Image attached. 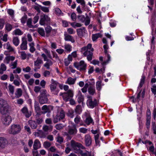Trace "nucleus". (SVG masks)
I'll list each match as a JSON object with an SVG mask.
<instances>
[{
	"label": "nucleus",
	"instance_id": "f257e3e1",
	"mask_svg": "<svg viewBox=\"0 0 156 156\" xmlns=\"http://www.w3.org/2000/svg\"><path fill=\"white\" fill-rule=\"evenodd\" d=\"M104 52L105 55V57L104 58L102 56L99 57V62H98V65L101 64L102 67L101 68H98V73H103L105 71V66L109 63L111 60V56L108 54V46L107 44H105L103 46Z\"/></svg>",
	"mask_w": 156,
	"mask_h": 156
},
{
	"label": "nucleus",
	"instance_id": "f03ea898",
	"mask_svg": "<svg viewBox=\"0 0 156 156\" xmlns=\"http://www.w3.org/2000/svg\"><path fill=\"white\" fill-rule=\"evenodd\" d=\"M92 45L91 44H88L86 46H84L81 48L80 51L83 53L85 56L87 57V60L90 61L92 59L93 52L94 49L92 47Z\"/></svg>",
	"mask_w": 156,
	"mask_h": 156
},
{
	"label": "nucleus",
	"instance_id": "7ed1b4c3",
	"mask_svg": "<svg viewBox=\"0 0 156 156\" xmlns=\"http://www.w3.org/2000/svg\"><path fill=\"white\" fill-rule=\"evenodd\" d=\"M40 94L38 96V98L40 104H47L48 101V97L50 95L47 93L45 89H42L40 91Z\"/></svg>",
	"mask_w": 156,
	"mask_h": 156
},
{
	"label": "nucleus",
	"instance_id": "20e7f679",
	"mask_svg": "<svg viewBox=\"0 0 156 156\" xmlns=\"http://www.w3.org/2000/svg\"><path fill=\"white\" fill-rule=\"evenodd\" d=\"M74 66L78 70L81 72H85L87 65L83 60H81L80 62H75L73 64Z\"/></svg>",
	"mask_w": 156,
	"mask_h": 156
},
{
	"label": "nucleus",
	"instance_id": "39448f33",
	"mask_svg": "<svg viewBox=\"0 0 156 156\" xmlns=\"http://www.w3.org/2000/svg\"><path fill=\"white\" fill-rule=\"evenodd\" d=\"M71 145L75 152L76 153L80 151V149H85L84 147L81 144L73 140L71 141Z\"/></svg>",
	"mask_w": 156,
	"mask_h": 156
},
{
	"label": "nucleus",
	"instance_id": "423d86ee",
	"mask_svg": "<svg viewBox=\"0 0 156 156\" xmlns=\"http://www.w3.org/2000/svg\"><path fill=\"white\" fill-rule=\"evenodd\" d=\"M60 95L62 96L63 100L67 102L73 97V91L69 90L67 92L61 93Z\"/></svg>",
	"mask_w": 156,
	"mask_h": 156
},
{
	"label": "nucleus",
	"instance_id": "0eeeda50",
	"mask_svg": "<svg viewBox=\"0 0 156 156\" xmlns=\"http://www.w3.org/2000/svg\"><path fill=\"white\" fill-rule=\"evenodd\" d=\"M21 128L19 125H13L9 130V133L13 134L18 133L20 131Z\"/></svg>",
	"mask_w": 156,
	"mask_h": 156
},
{
	"label": "nucleus",
	"instance_id": "6e6552de",
	"mask_svg": "<svg viewBox=\"0 0 156 156\" xmlns=\"http://www.w3.org/2000/svg\"><path fill=\"white\" fill-rule=\"evenodd\" d=\"M67 133L69 135H75L77 133L76 125L74 123L72 124V125L68 126Z\"/></svg>",
	"mask_w": 156,
	"mask_h": 156
},
{
	"label": "nucleus",
	"instance_id": "1a4fd4ad",
	"mask_svg": "<svg viewBox=\"0 0 156 156\" xmlns=\"http://www.w3.org/2000/svg\"><path fill=\"white\" fill-rule=\"evenodd\" d=\"M50 18L47 15L43 14L40 16L39 23L41 25H44L49 23Z\"/></svg>",
	"mask_w": 156,
	"mask_h": 156
},
{
	"label": "nucleus",
	"instance_id": "9d476101",
	"mask_svg": "<svg viewBox=\"0 0 156 156\" xmlns=\"http://www.w3.org/2000/svg\"><path fill=\"white\" fill-rule=\"evenodd\" d=\"M86 16L85 17L83 15L79 16H77V18L82 23L85 22V25L86 26L88 25L90 23V19L87 14H86Z\"/></svg>",
	"mask_w": 156,
	"mask_h": 156
},
{
	"label": "nucleus",
	"instance_id": "9b49d317",
	"mask_svg": "<svg viewBox=\"0 0 156 156\" xmlns=\"http://www.w3.org/2000/svg\"><path fill=\"white\" fill-rule=\"evenodd\" d=\"M87 97L88 98L87 102V106L91 108H93L96 105L97 103V99H95L93 101L91 96L88 95Z\"/></svg>",
	"mask_w": 156,
	"mask_h": 156
},
{
	"label": "nucleus",
	"instance_id": "f8f14e48",
	"mask_svg": "<svg viewBox=\"0 0 156 156\" xmlns=\"http://www.w3.org/2000/svg\"><path fill=\"white\" fill-rule=\"evenodd\" d=\"M53 107L51 105L47 106L46 105H43L41 107V114H45L48 113H50L51 112V110L53 109Z\"/></svg>",
	"mask_w": 156,
	"mask_h": 156
},
{
	"label": "nucleus",
	"instance_id": "ddd939ff",
	"mask_svg": "<svg viewBox=\"0 0 156 156\" xmlns=\"http://www.w3.org/2000/svg\"><path fill=\"white\" fill-rule=\"evenodd\" d=\"M84 115L85 118L84 121L86 124L89 125L93 122V119L89 113L86 112L84 113Z\"/></svg>",
	"mask_w": 156,
	"mask_h": 156
},
{
	"label": "nucleus",
	"instance_id": "4468645a",
	"mask_svg": "<svg viewBox=\"0 0 156 156\" xmlns=\"http://www.w3.org/2000/svg\"><path fill=\"white\" fill-rule=\"evenodd\" d=\"M12 121L11 117L8 116L6 117H3L2 118V122L3 124L6 126L8 125Z\"/></svg>",
	"mask_w": 156,
	"mask_h": 156
},
{
	"label": "nucleus",
	"instance_id": "2eb2a0df",
	"mask_svg": "<svg viewBox=\"0 0 156 156\" xmlns=\"http://www.w3.org/2000/svg\"><path fill=\"white\" fill-rule=\"evenodd\" d=\"M77 34L79 37H83L86 32V30L84 27H82L81 28L77 29L76 30Z\"/></svg>",
	"mask_w": 156,
	"mask_h": 156
},
{
	"label": "nucleus",
	"instance_id": "dca6fc26",
	"mask_svg": "<svg viewBox=\"0 0 156 156\" xmlns=\"http://www.w3.org/2000/svg\"><path fill=\"white\" fill-rule=\"evenodd\" d=\"M34 108L36 114H41V109L38 102L35 101Z\"/></svg>",
	"mask_w": 156,
	"mask_h": 156
},
{
	"label": "nucleus",
	"instance_id": "f3484780",
	"mask_svg": "<svg viewBox=\"0 0 156 156\" xmlns=\"http://www.w3.org/2000/svg\"><path fill=\"white\" fill-rule=\"evenodd\" d=\"M21 111L26 118H28L31 115V112H29L27 108L26 107H24Z\"/></svg>",
	"mask_w": 156,
	"mask_h": 156
},
{
	"label": "nucleus",
	"instance_id": "a211bd4d",
	"mask_svg": "<svg viewBox=\"0 0 156 156\" xmlns=\"http://www.w3.org/2000/svg\"><path fill=\"white\" fill-rule=\"evenodd\" d=\"M41 147V144L40 141L37 139L34 142L33 149L32 151H36Z\"/></svg>",
	"mask_w": 156,
	"mask_h": 156
},
{
	"label": "nucleus",
	"instance_id": "6ab92c4d",
	"mask_svg": "<svg viewBox=\"0 0 156 156\" xmlns=\"http://www.w3.org/2000/svg\"><path fill=\"white\" fill-rule=\"evenodd\" d=\"M41 114H35V119L34 120L36 123L40 125L43 122V118L41 116Z\"/></svg>",
	"mask_w": 156,
	"mask_h": 156
},
{
	"label": "nucleus",
	"instance_id": "aec40b11",
	"mask_svg": "<svg viewBox=\"0 0 156 156\" xmlns=\"http://www.w3.org/2000/svg\"><path fill=\"white\" fill-rule=\"evenodd\" d=\"M85 143L87 146H90L92 142L91 139L90 135L87 134L85 136Z\"/></svg>",
	"mask_w": 156,
	"mask_h": 156
},
{
	"label": "nucleus",
	"instance_id": "412c9836",
	"mask_svg": "<svg viewBox=\"0 0 156 156\" xmlns=\"http://www.w3.org/2000/svg\"><path fill=\"white\" fill-rule=\"evenodd\" d=\"M91 81H92L91 83H90V82H88L87 83H86L84 87L81 89V90L83 93H86L87 91V88L89 87V85L91 84H94L95 83L93 79H92V80H91Z\"/></svg>",
	"mask_w": 156,
	"mask_h": 156
},
{
	"label": "nucleus",
	"instance_id": "4be33fe9",
	"mask_svg": "<svg viewBox=\"0 0 156 156\" xmlns=\"http://www.w3.org/2000/svg\"><path fill=\"white\" fill-rule=\"evenodd\" d=\"M28 124L33 129H35L37 128L38 124L34 120H29Z\"/></svg>",
	"mask_w": 156,
	"mask_h": 156
},
{
	"label": "nucleus",
	"instance_id": "5701e85b",
	"mask_svg": "<svg viewBox=\"0 0 156 156\" xmlns=\"http://www.w3.org/2000/svg\"><path fill=\"white\" fill-rule=\"evenodd\" d=\"M58 84L59 83L57 81L51 79V84L50 85V90L57 89V86Z\"/></svg>",
	"mask_w": 156,
	"mask_h": 156
},
{
	"label": "nucleus",
	"instance_id": "b1692460",
	"mask_svg": "<svg viewBox=\"0 0 156 156\" xmlns=\"http://www.w3.org/2000/svg\"><path fill=\"white\" fill-rule=\"evenodd\" d=\"M94 84L89 85L88 91L89 94L93 95L95 93L94 87L93 86Z\"/></svg>",
	"mask_w": 156,
	"mask_h": 156
},
{
	"label": "nucleus",
	"instance_id": "393cba45",
	"mask_svg": "<svg viewBox=\"0 0 156 156\" xmlns=\"http://www.w3.org/2000/svg\"><path fill=\"white\" fill-rule=\"evenodd\" d=\"M8 111L9 108L7 104L0 108V112L2 115L6 114Z\"/></svg>",
	"mask_w": 156,
	"mask_h": 156
},
{
	"label": "nucleus",
	"instance_id": "a878e982",
	"mask_svg": "<svg viewBox=\"0 0 156 156\" xmlns=\"http://www.w3.org/2000/svg\"><path fill=\"white\" fill-rule=\"evenodd\" d=\"M64 37V39L66 41H70L72 43H74L75 42V41L74 38L72 36L67 34H65Z\"/></svg>",
	"mask_w": 156,
	"mask_h": 156
},
{
	"label": "nucleus",
	"instance_id": "bb28decb",
	"mask_svg": "<svg viewBox=\"0 0 156 156\" xmlns=\"http://www.w3.org/2000/svg\"><path fill=\"white\" fill-rule=\"evenodd\" d=\"M7 144V141L5 138L0 137V147L2 148H4Z\"/></svg>",
	"mask_w": 156,
	"mask_h": 156
},
{
	"label": "nucleus",
	"instance_id": "cd10ccee",
	"mask_svg": "<svg viewBox=\"0 0 156 156\" xmlns=\"http://www.w3.org/2000/svg\"><path fill=\"white\" fill-rule=\"evenodd\" d=\"M76 80V78H73L70 77L68 78L66 83L70 85H73L75 83Z\"/></svg>",
	"mask_w": 156,
	"mask_h": 156
},
{
	"label": "nucleus",
	"instance_id": "c85d7f7f",
	"mask_svg": "<svg viewBox=\"0 0 156 156\" xmlns=\"http://www.w3.org/2000/svg\"><path fill=\"white\" fill-rule=\"evenodd\" d=\"M53 129V126L51 125L48 126L47 125H44L43 127V130L45 132L48 131H51Z\"/></svg>",
	"mask_w": 156,
	"mask_h": 156
},
{
	"label": "nucleus",
	"instance_id": "c756f323",
	"mask_svg": "<svg viewBox=\"0 0 156 156\" xmlns=\"http://www.w3.org/2000/svg\"><path fill=\"white\" fill-rule=\"evenodd\" d=\"M77 96V101L78 103H80L81 102H82L83 101L84 98L80 90L78 91Z\"/></svg>",
	"mask_w": 156,
	"mask_h": 156
},
{
	"label": "nucleus",
	"instance_id": "7c9ffc66",
	"mask_svg": "<svg viewBox=\"0 0 156 156\" xmlns=\"http://www.w3.org/2000/svg\"><path fill=\"white\" fill-rule=\"evenodd\" d=\"M22 94V90L21 88H18L16 90L15 93V97L16 98H19L20 97Z\"/></svg>",
	"mask_w": 156,
	"mask_h": 156
},
{
	"label": "nucleus",
	"instance_id": "2f4dec72",
	"mask_svg": "<svg viewBox=\"0 0 156 156\" xmlns=\"http://www.w3.org/2000/svg\"><path fill=\"white\" fill-rule=\"evenodd\" d=\"M27 42L26 40H23L22 39V42L20 45V49L22 50H26L27 49Z\"/></svg>",
	"mask_w": 156,
	"mask_h": 156
},
{
	"label": "nucleus",
	"instance_id": "473e14b6",
	"mask_svg": "<svg viewBox=\"0 0 156 156\" xmlns=\"http://www.w3.org/2000/svg\"><path fill=\"white\" fill-rule=\"evenodd\" d=\"M47 62L44 64V66L46 67L47 69H50V66L53 64L52 62L50 60H48L46 61Z\"/></svg>",
	"mask_w": 156,
	"mask_h": 156
},
{
	"label": "nucleus",
	"instance_id": "72a5a7b5",
	"mask_svg": "<svg viewBox=\"0 0 156 156\" xmlns=\"http://www.w3.org/2000/svg\"><path fill=\"white\" fill-rule=\"evenodd\" d=\"M15 58V57L13 56H11L10 55L6 57L5 58V62L7 64H9L10 61H13Z\"/></svg>",
	"mask_w": 156,
	"mask_h": 156
},
{
	"label": "nucleus",
	"instance_id": "f704fd0d",
	"mask_svg": "<svg viewBox=\"0 0 156 156\" xmlns=\"http://www.w3.org/2000/svg\"><path fill=\"white\" fill-rule=\"evenodd\" d=\"M145 90L144 89L142 91H140L139 93L138 94L137 97V100L138 101V99H140L141 96V98H143L144 97L145 94Z\"/></svg>",
	"mask_w": 156,
	"mask_h": 156
},
{
	"label": "nucleus",
	"instance_id": "c9c22d12",
	"mask_svg": "<svg viewBox=\"0 0 156 156\" xmlns=\"http://www.w3.org/2000/svg\"><path fill=\"white\" fill-rule=\"evenodd\" d=\"M12 42L16 46H17L20 43V40L17 37H14L12 39Z\"/></svg>",
	"mask_w": 156,
	"mask_h": 156
},
{
	"label": "nucleus",
	"instance_id": "e433bc0d",
	"mask_svg": "<svg viewBox=\"0 0 156 156\" xmlns=\"http://www.w3.org/2000/svg\"><path fill=\"white\" fill-rule=\"evenodd\" d=\"M75 111L77 114H80L82 112L81 106L79 105H77L75 109Z\"/></svg>",
	"mask_w": 156,
	"mask_h": 156
},
{
	"label": "nucleus",
	"instance_id": "4c0bfd02",
	"mask_svg": "<svg viewBox=\"0 0 156 156\" xmlns=\"http://www.w3.org/2000/svg\"><path fill=\"white\" fill-rule=\"evenodd\" d=\"M62 120L60 118L58 115H56L55 116L53 117V121L54 123H57Z\"/></svg>",
	"mask_w": 156,
	"mask_h": 156
},
{
	"label": "nucleus",
	"instance_id": "58836bf2",
	"mask_svg": "<svg viewBox=\"0 0 156 156\" xmlns=\"http://www.w3.org/2000/svg\"><path fill=\"white\" fill-rule=\"evenodd\" d=\"M13 33L15 35H21L23 34V32L19 29H17L13 31Z\"/></svg>",
	"mask_w": 156,
	"mask_h": 156
},
{
	"label": "nucleus",
	"instance_id": "ea45409f",
	"mask_svg": "<svg viewBox=\"0 0 156 156\" xmlns=\"http://www.w3.org/2000/svg\"><path fill=\"white\" fill-rule=\"evenodd\" d=\"M42 61L39 57H38L36 60L34 62V65L38 66H39L40 64H42Z\"/></svg>",
	"mask_w": 156,
	"mask_h": 156
},
{
	"label": "nucleus",
	"instance_id": "a19ab883",
	"mask_svg": "<svg viewBox=\"0 0 156 156\" xmlns=\"http://www.w3.org/2000/svg\"><path fill=\"white\" fill-rule=\"evenodd\" d=\"M7 104V102L6 101L3 99L0 98V108H2Z\"/></svg>",
	"mask_w": 156,
	"mask_h": 156
},
{
	"label": "nucleus",
	"instance_id": "79ce46f5",
	"mask_svg": "<svg viewBox=\"0 0 156 156\" xmlns=\"http://www.w3.org/2000/svg\"><path fill=\"white\" fill-rule=\"evenodd\" d=\"M145 78V77L143 75H142V76L141 79L140 80V81L139 85L138 87V88H140L144 84V82Z\"/></svg>",
	"mask_w": 156,
	"mask_h": 156
},
{
	"label": "nucleus",
	"instance_id": "37998d69",
	"mask_svg": "<svg viewBox=\"0 0 156 156\" xmlns=\"http://www.w3.org/2000/svg\"><path fill=\"white\" fill-rule=\"evenodd\" d=\"M37 30L38 33L41 36L43 37L45 36V32L43 28H38Z\"/></svg>",
	"mask_w": 156,
	"mask_h": 156
},
{
	"label": "nucleus",
	"instance_id": "c03bdc74",
	"mask_svg": "<svg viewBox=\"0 0 156 156\" xmlns=\"http://www.w3.org/2000/svg\"><path fill=\"white\" fill-rule=\"evenodd\" d=\"M57 115H58V116L60 117L62 119H64L65 117V112L63 110L60 111L59 113H58Z\"/></svg>",
	"mask_w": 156,
	"mask_h": 156
},
{
	"label": "nucleus",
	"instance_id": "a18cd8bd",
	"mask_svg": "<svg viewBox=\"0 0 156 156\" xmlns=\"http://www.w3.org/2000/svg\"><path fill=\"white\" fill-rule=\"evenodd\" d=\"M9 90V92L13 94L14 91V87L10 84H9L8 86Z\"/></svg>",
	"mask_w": 156,
	"mask_h": 156
},
{
	"label": "nucleus",
	"instance_id": "49530a36",
	"mask_svg": "<svg viewBox=\"0 0 156 156\" xmlns=\"http://www.w3.org/2000/svg\"><path fill=\"white\" fill-rule=\"evenodd\" d=\"M12 25L9 23H7L6 24L5 26V28L6 30L8 31H11L12 29Z\"/></svg>",
	"mask_w": 156,
	"mask_h": 156
},
{
	"label": "nucleus",
	"instance_id": "de8ad7c7",
	"mask_svg": "<svg viewBox=\"0 0 156 156\" xmlns=\"http://www.w3.org/2000/svg\"><path fill=\"white\" fill-rule=\"evenodd\" d=\"M64 48L68 52H70L71 51L72 46L69 44H66L64 45Z\"/></svg>",
	"mask_w": 156,
	"mask_h": 156
},
{
	"label": "nucleus",
	"instance_id": "09e8293b",
	"mask_svg": "<svg viewBox=\"0 0 156 156\" xmlns=\"http://www.w3.org/2000/svg\"><path fill=\"white\" fill-rule=\"evenodd\" d=\"M81 156H92L91 153L88 151L83 152L81 151L80 152Z\"/></svg>",
	"mask_w": 156,
	"mask_h": 156
},
{
	"label": "nucleus",
	"instance_id": "8fccbe9b",
	"mask_svg": "<svg viewBox=\"0 0 156 156\" xmlns=\"http://www.w3.org/2000/svg\"><path fill=\"white\" fill-rule=\"evenodd\" d=\"M5 23V20L3 19L0 18V30H1L3 28Z\"/></svg>",
	"mask_w": 156,
	"mask_h": 156
},
{
	"label": "nucleus",
	"instance_id": "3c124183",
	"mask_svg": "<svg viewBox=\"0 0 156 156\" xmlns=\"http://www.w3.org/2000/svg\"><path fill=\"white\" fill-rule=\"evenodd\" d=\"M32 19L29 18L28 19L27 21V25L29 28L33 27V26L31 24Z\"/></svg>",
	"mask_w": 156,
	"mask_h": 156
},
{
	"label": "nucleus",
	"instance_id": "603ef678",
	"mask_svg": "<svg viewBox=\"0 0 156 156\" xmlns=\"http://www.w3.org/2000/svg\"><path fill=\"white\" fill-rule=\"evenodd\" d=\"M102 20L101 15V13H100L99 15H98V26H99V27L101 29L102 28L101 25V21Z\"/></svg>",
	"mask_w": 156,
	"mask_h": 156
},
{
	"label": "nucleus",
	"instance_id": "864d4df0",
	"mask_svg": "<svg viewBox=\"0 0 156 156\" xmlns=\"http://www.w3.org/2000/svg\"><path fill=\"white\" fill-rule=\"evenodd\" d=\"M6 49L10 51H12L14 50L13 48L10 45L9 42H8L6 44Z\"/></svg>",
	"mask_w": 156,
	"mask_h": 156
},
{
	"label": "nucleus",
	"instance_id": "5fc2aeb1",
	"mask_svg": "<svg viewBox=\"0 0 156 156\" xmlns=\"http://www.w3.org/2000/svg\"><path fill=\"white\" fill-rule=\"evenodd\" d=\"M52 30V28L50 26H48L45 28V30L47 35L49 34Z\"/></svg>",
	"mask_w": 156,
	"mask_h": 156
},
{
	"label": "nucleus",
	"instance_id": "6e6d98bb",
	"mask_svg": "<svg viewBox=\"0 0 156 156\" xmlns=\"http://www.w3.org/2000/svg\"><path fill=\"white\" fill-rule=\"evenodd\" d=\"M64 126L62 124L59 123L56 124L55 126V128L57 130H60L63 128Z\"/></svg>",
	"mask_w": 156,
	"mask_h": 156
},
{
	"label": "nucleus",
	"instance_id": "4d7b16f0",
	"mask_svg": "<svg viewBox=\"0 0 156 156\" xmlns=\"http://www.w3.org/2000/svg\"><path fill=\"white\" fill-rule=\"evenodd\" d=\"M51 93L52 94L55 95H57L59 92V90L58 89H54L52 90H50Z\"/></svg>",
	"mask_w": 156,
	"mask_h": 156
},
{
	"label": "nucleus",
	"instance_id": "13d9d810",
	"mask_svg": "<svg viewBox=\"0 0 156 156\" xmlns=\"http://www.w3.org/2000/svg\"><path fill=\"white\" fill-rule=\"evenodd\" d=\"M41 9L43 12H49V10L48 8L42 6L41 5H39Z\"/></svg>",
	"mask_w": 156,
	"mask_h": 156
},
{
	"label": "nucleus",
	"instance_id": "bf43d9fd",
	"mask_svg": "<svg viewBox=\"0 0 156 156\" xmlns=\"http://www.w3.org/2000/svg\"><path fill=\"white\" fill-rule=\"evenodd\" d=\"M51 145V143L48 141H45L44 143V146L46 148H47L50 147Z\"/></svg>",
	"mask_w": 156,
	"mask_h": 156
},
{
	"label": "nucleus",
	"instance_id": "052dcab7",
	"mask_svg": "<svg viewBox=\"0 0 156 156\" xmlns=\"http://www.w3.org/2000/svg\"><path fill=\"white\" fill-rule=\"evenodd\" d=\"M81 120L80 117L78 115H77L75 118L74 121L75 122L76 124H78L80 122Z\"/></svg>",
	"mask_w": 156,
	"mask_h": 156
},
{
	"label": "nucleus",
	"instance_id": "680f3d73",
	"mask_svg": "<svg viewBox=\"0 0 156 156\" xmlns=\"http://www.w3.org/2000/svg\"><path fill=\"white\" fill-rule=\"evenodd\" d=\"M151 91L154 95L156 94V85H153L151 87Z\"/></svg>",
	"mask_w": 156,
	"mask_h": 156
},
{
	"label": "nucleus",
	"instance_id": "e2e57ef3",
	"mask_svg": "<svg viewBox=\"0 0 156 156\" xmlns=\"http://www.w3.org/2000/svg\"><path fill=\"white\" fill-rule=\"evenodd\" d=\"M55 13L57 15L59 16L61 14L62 11L59 9L57 8L55 9Z\"/></svg>",
	"mask_w": 156,
	"mask_h": 156
},
{
	"label": "nucleus",
	"instance_id": "0e129e2a",
	"mask_svg": "<svg viewBox=\"0 0 156 156\" xmlns=\"http://www.w3.org/2000/svg\"><path fill=\"white\" fill-rule=\"evenodd\" d=\"M152 129L154 133L156 134V126H155V122H152Z\"/></svg>",
	"mask_w": 156,
	"mask_h": 156
},
{
	"label": "nucleus",
	"instance_id": "69168bd1",
	"mask_svg": "<svg viewBox=\"0 0 156 156\" xmlns=\"http://www.w3.org/2000/svg\"><path fill=\"white\" fill-rule=\"evenodd\" d=\"M67 115L71 118H73L74 116V112L73 111H69L67 113Z\"/></svg>",
	"mask_w": 156,
	"mask_h": 156
},
{
	"label": "nucleus",
	"instance_id": "338daca9",
	"mask_svg": "<svg viewBox=\"0 0 156 156\" xmlns=\"http://www.w3.org/2000/svg\"><path fill=\"white\" fill-rule=\"evenodd\" d=\"M27 17L26 15L23 16L21 19V22L23 24L26 23V20L27 19Z\"/></svg>",
	"mask_w": 156,
	"mask_h": 156
},
{
	"label": "nucleus",
	"instance_id": "774afa93",
	"mask_svg": "<svg viewBox=\"0 0 156 156\" xmlns=\"http://www.w3.org/2000/svg\"><path fill=\"white\" fill-rule=\"evenodd\" d=\"M45 122L47 124H52V119L51 118H47L45 119Z\"/></svg>",
	"mask_w": 156,
	"mask_h": 156
}]
</instances>
